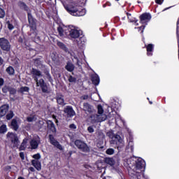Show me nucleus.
<instances>
[{"instance_id":"f257e3e1","label":"nucleus","mask_w":179,"mask_h":179,"mask_svg":"<svg viewBox=\"0 0 179 179\" xmlns=\"http://www.w3.org/2000/svg\"><path fill=\"white\" fill-rule=\"evenodd\" d=\"M127 164L129 166V174L133 179H141V174L143 171V169L146 166L145 160L142 158H138L134 160V158H129L127 161Z\"/></svg>"},{"instance_id":"f03ea898","label":"nucleus","mask_w":179,"mask_h":179,"mask_svg":"<svg viewBox=\"0 0 179 179\" xmlns=\"http://www.w3.org/2000/svg\"><path fill=\"white\" fill-rule=\"evenodd\" d=\"M65 9L72 16H85L86 15V10L81 8L78 3H71L66 6Z\"/></svg>"},{"instance_id":"7ed1b4c3","label":"nucleus","mask_w":179,"mask_h":179,"mask_svg":"<svg viewBox=\"0 0 179 179\" xmlns=\"http://www.w3.org/2000/svg\"><path fill=\"white\" fill-rule=\"evenodd\" d=\"M106 136L112 139L110 141V145H115V148H117L118 150H120V149H122V148L125 146L124 138H121L120 135H114L113 131H108L107 132Z\"/></svg>"},{"instance_id":"20e7f679","label":"nucleus","mask_w":179,"mask_h":179,"mask_svg":"<svg viewBox=\"0 0 179 179\" xmlns=\"http://www.w3.org/2000/svg\"><path fill=\"white\" fill-rule=\"evenodd\" d=\"M107 120L106 115H98L96 113H91L89 117V121L91 124H96L97 122H103Z\"/></svg>"},{"instance_id":"39448f33","label":"nucleus","mask_w":179,"mask_h":179,"mask_svg":"<svg viewBox=\"0 0 179 179\" xmlns=\"http://www.w3.org/2000/svg\"><path fill=\"white\" fill-rule=\"evenodd\" d=\"M150 19H152V15L148 13H143L140 16V22L141 24L144 25L137 28L138 31H141V33H143V30H145V26H146V24L150 22Z\"/></svg>"},{"instance_id":"423d86ee","label":"nucleus","mask_w":179,"mask_h":179,"mask_svg":"<svg viewBox=\"0 0 179 179\" xmlns=\"http://www.w3.org/2000/svg\"><path fill=\"white\" fill-rule=\"evenodd\" d=\"M6 136L7 139H8V141L11 143V145H13V148H17V146H19L20 144V141H19L16 134L8 132L6 134Z\"/></svg>"},{"instance_id":"0eeeda50","label":"nucleus","mask_w":179,"mask_h":179,"mask_svg":"<svg viewBox=\"0 0 179 179\" xmlns=\"http://www.w3.org/2000/svg\"><path fill=\"white\" fill-rule=\"evenodd\" d=\"M0 48H1L3 51L9 52V51H10V43L9 41L5 38H0Z\"/></svg>"},{"instance_id":"6e6552de","label":"nucleus","mask_w":179,"mask_h":179,"mask_svg":"<svg viewBox=\"0 0 179 179\" xmlns=\"http://www.w3.org/2000/svg\"><path fill=\"white\" fill-rule=\"evenodd\" d=\"M74 143L78 149H80L82 152H90V150L87 144L80 140H76Z\"/></svg>"},{"instance_id":"1a4fd4ad","label":"nucleus","mask_w":179,"mask_h":179,"mask_svg":"<svg viewBox=\"0 0 179 179\" xmlns=\"http://www.w3.org/2000/svg\"><path fill=\"white\" fill-rule=\"evenodd\" d=\"M36 83V87H41L43 93H47L48 92V87H47V84L44 81V79L41 78L38 80H34Z\"/></svg>"},{"instance_id":"9d476101","label":"nucleus","mask_w":179,"mask_h":179,"mask_svg":"<svg viewBox=\"0 0 179 179\" xmlns=\"http://www.w3.org/2000/svg\"><path fill=\"white\" fill-rule=\"evenodd\" d=\"M68 31H69V36L71 38H79V36H80L79 30L76 29L73 26H69Z\"/></svg>"},{"instance_id":"9b49d317","label":"nucleus","mask_w":179,"mask_h":179,"mask_svg":"<svg viewBox=\"0 0 179 179\" xmlns=\"http://www.w3.org/2000/svg\"><path fill=\"white\" fill-rule=\"evenodd\" d=\"M49 141L50 143L55 148H57V149H59V150H64V147L54 138V136L52 134L49 135Z\"/></svg>"},{"instance_id":"f8f14e48","label":"nucleus","mask_w":179,"mask_h":179,"mask_svg":"<svg viewBox=\"0 0 179 179\" xmlns=\"http://www.w3.org/2000/svg\"><path fill=\"white\" fill-rule=\"evenodd\" d=\"M83 110L86 114H90V115L96 113V110H94L93 106L90 105L89 103H83Z\"/></svg>"},{"instance_id":"ddd939ff","label":"nucleus","mask_w":179,"mask_h":179,"mask_svg":"<svg viewBox=\"0 0 179 179\" xmlns=\"http://www.w3.org/2000/svg\"><path fill=\"white\" fill-rule=\"evenodd\" d=\"M28 22L31 30L37 29V24L36 22V20L33 18V15H31L30 13H28Z\"/></svg>"},{"instance_id":"4468645a","label":"nucleus","mask_w":179,"mask_h":179,"mask_svg":"<svg viewBox=\"0 0 179 179\" xmlns=\"http://www.w3.org/2000/svg\"><path fill=\"white\" fill-rule=\"evenodd\" d=\"M64 113L66 114L67 117H69L70 118H71V117H74V115H76V113H75L73 108L70 106H67L64 108Z\"/></svg>"},{"instance_id":"2eb2a0df","label":"nucleus","mask_w":179,"mask_h":179,"mask_svg":"<svg viewBox=\"0 0 179 179\" xmlns=\"http://www.w3.org/2000/svg\"><path fill=\"white\" fill-rule=\"evenodd\" d=\"M31 74H32V78H33L34 80H37V79H38V78H41L43 76L41 71H40L36 69H32Z\"/></svg>"},{"instance_id":"dca6fc26","label":"nucleus","mask_w":179,"mask_h":179,"mask_svg":"<svg viewBox=\"0 0 179 179\" xmlns=\"http://www.w3.org/2000/svg\"><path fill=\"white\" fill-rule=\"evenodd\" d=\"M9 110V106L3 105L0 107V118L6 115V113Z\"/></svg>"},{"instance_id":"f3484780","label":"nucleus","mask_w":179,"mask_h":179,"mask_svg":"<svg viewBox=\"0 0 179 179\" xmlns=\"http://www.w3.org/2000/svg\"><path fill=\"white\" fill-rule=\"evenodd\" d=\"M31 34H29L31 38L34 41H37V40H40V36H38V34L37 33V29L33 30L30 29Z\"/></svg>"},{"instance_id":"a211bd4d","label":"nucleus","mask_w":179,"mask_h":179,"mask_svg":"<svg viewBox=\"0 0 179 179\" xmlns=\"http://www.w3.org/2000/svg\"><path fill=\"white\" fill-rule=\"evenodd\" d=\"M38 143H40L39 138H38V139H36V138L32 139L30 141L31 149H37V148H38Z\"/></svg>"},{"instance_id":"6ab92c4d","label":"nucleus","mask_w":179,"mask_h":179,"mask_svg":"<svg viewBox=\"0 0 179 179\" xmlns=\"http://www.w3.org/2000/svg\"><path fill=\"white\" fill-rule=\"evenodd\" d=\"M92 82L93 85H95V86H98L99 83H100V77H99V75L93 74L92 76Z\"/></svg>"},{"instance_id":"aec40b11","label":"nucleus","mask_w":179,"mask_h":179,"mask_svg":"<svg viewBox=\"0 0 179 179\" xmlns=\"http://www.w3.org/2000/svg\"><path fill=\"white\" fill-rule=\"evenodd\" d=\"M31 164L35 167V169L38 171H40L41 170V162L38 160H32L31 161Z\"/></svg>"},{"instance_id":"412c9836","label":"nucleus","mask_w":179,"mask_h":179,"mask_svg":"<svg viewBox=\"0 0 179 179\" xmlns=\"http://www.w3.org/2000/svg\"><path fill=\"white\" fill-rule=\"evenodd\" d=\"M11 129L14 131H17L19 129V123L16 119H13L10 123Z\"/></svg>"},{"instance_id":"4be33fe9","label":"nucleus","mask_w":179,"mask_h":179,"mask_svg":"<svg viewBox=\"0 0 179 179\" xmlns=\"http://www.w3.org/2000/svg\"><path fill=\"white\" fill-rule=\"evenodd\" d=\"M47 124H48V129H50V131H52V132L57 131V129L55 128V124H54V122H52V121L48 120Z\"/></svg>"},{"instance_id":"5701e85b","label":"nucleus","mask_w":179,"mask_h":179,"mask_svg":"<svg viewBox=\"0 0 179 179\" xmlns=\"http://www.w3.org/2000/svg\"><path fill=\"white\" fill-rule=\"evenodd\" d=\"M43 78L44 79H47L49 82H52V77H51V74L50 73V71L45 69L43 71Z\"/></svg>"},{"instance_id":"b1692460","label":"nucleus","mask_w":179,"mask_h":179,"mask_svg":"<svg viewBox=\"0 0 179 179\" xmlns=\"http://www.w3.org/2000/svg\"><path fill=\"white\" fill-rule=\"evenodd\" d=\"M65 69L69 72H73V71L75 69V65H73V64L69 62H67V64L65 66Z\"/></svg>"},{"instance_id":"393cba45","label":"nucleus","mask_w":179,"mask_h":179,"mask_svg":"<svg viewBox=\"0 0 179 179\" xmlns=\"http://www.w3.org/2000/svg\"><path fill=\"white\" fill-rule=\"evenodd\" d=\"M147 48V55H148V57H151V55H152V52H153V44H149L148 45L146 46Z\"/></svg>"},{"instance_id":"a878e982","label":"nucleus","mask_w":179,"mask_h":179,"mask_svg":"<svg viewBox=\"0 0 179 179\" xmlns=\"http://www.w3.org/2000/svg\"><path fill=\"white\" fill-rule=\"evenodd\" d=\"M127 19L129 20V22H130V23H133V22H135L136 23V26H138V23H136V22H138V20H136L135 19V17H132V15L129 13H127Z\"/></svg>"},{"instance_id":"bb28decb","label":"nucleus","mask_w":179,"mask_h":179,"mask_svg":"<svg viewBox=\"0 0 179 179\" xmlns=\"http://www.w3.org/2000/svg\"><path fill=\"white\" fill-rule=\"evenodd\" d=\"M105 163L109 164V166H114V164H115V161L113 158L107 157L105 159Z\"/></svg>"},{"instance_id":"cd10ccee","label":"nucleus","mask_w":179,"mask_h":179,"mask_svg":"<svg viewBox=\"0 0 179 179\" xmlns=\"http://www.w3.org/2000/svg\"><path fill=\"white\" fill-rule=\"evenodd\" d=\"M57 101L60 106H65V101L64 100V96L62 95L57 97Z\"/></svg>"},{"instance_id":"c85d7f7f","label":"nucleus","mask_w":179,"mask_h":179,"mask_svg":"<svg viewBox=\"0 0 179 179\" xmlns=\"http://www.w3.org/2000/svg\"><path fill=\"white\" fill-rule=\"evenodd\" d=\"M8 132V127L6 124H3L0 126V134H6Z\"/></svg>"},{"instance_id":"c756f323","label":"nucleus","mask_w":179,"mask_h":179,"mask_svg":"<svg viewBox=\"0 0 179 179\" xmlns=\"http://www.w3.org/2000/svg\"><path fill=\"white\" fill-rule=\"evenodd\" d=\"M57 45L59 47V48H61L64 51H68V48H66V46L65 45V44H64V43L61 41H57Z\"/></svg>"},{"instance_id":"7c9ffc66","label":"nucleus","mask_w":179,"mask_h":179,"mask_svg":"<svg viewBox=\"0 0 179 179\" xmlns=\"http://www.w3.org/2000/svg\"><path fill=\"white\" fill-rule=\"evenodd\" d=\"M98 115H106V114H104V110L103 109V106L101 105H98Z\"/></svg>"},{"instance_id":"2f4dec72","label":"nucleus","mask_w":179,"mask_h":179,"mask_svg":"<svg viewBox=\"0 0 179 179\" xmlns=\"http://www.w3.org/2000/svg\"><path fill=\"white\" fill-rule=\"evenodd\" d=\"M19 6H20V8H21V9H24V10H27V12H28L29 7L24 2H20Z\"/></svg>"},{"instance_id":"473e14b6","label":"nucleus","mask_w":179,"mask_h":179,"mask_svg":"<svg viewBox=\"0 0 179 179\" xmlns=\"http://www.w3.org/2000/svg\"><path fill=\"white\" fill-rule=\"evenodd\" d=\"M6 72L8 73V75H14L15 74V69L12 66H8L6 69Z\"/></svg>"},{"instance_id":"72a5a7b5","label":"nucleus","mask_w":179,"mask_h":179,"mask_svg":"<svg viewBox=\"0 0 179 179\" xmlns=\"http://www.w3.org/2000/svg\"><path fill=\"white\" fill-rule=\"evenodd\" d=\"M27 143V138H24L20 147V150H24V149H26Z\"/></svg>"},{"instance_id":"f704fd0d","label":"nucleus","mask_w":179,"mask_h":179,"mask_svg":"<svg viewBox=\"0 0 179 179\" xmlns=\"http://www.w3.org/2000/svg\"><path fill=\"white\" fill-rule=\"evenodd\" d=\"M14 116H15V114L13 113V111H10L6 115V120H12V118H13Z\"/></svg>"},{"instance_id":"c9c22d12","label":"nucleus","mask_w":179,"mask_h":179,"mask_svg":"<svg viewBox=\"0 0 179 179\" xmlns=\"http://www.w3.org/2000/svg\"><path fill=\"white\" fill-rule=\"evenodd\" d=\"M30 90V88L29 87H22L20 90V92L21 93H24V92H29Z\"/></svg>"},{"instance_id":"e433bc0d","label":"nucleus","mask_w":179,"mask_h":179,"mask_svg":"<svg viewBox=\"0 0 179 179\" xmlns=\"http://www.w3.org/2000/svg\"><path fill=\"white\" fill-rule=\"evenodd\" d=\"M57 31H58L59 36H61V37H62V36H64V29H62V27H59L57 28Z\"/></svg>"},{"instance_id":"4c0bfd02","label":"nucleus","mask_w":179,"mask_h":179,"mask_svg":"<svg viewBox=\"0 0 179 179\" xmlns=\"http://www.w3.org/2000/svg\"><path fill=\"white\" fill-rule=\"evenodd\" d=\"M7 27L9 30H13L15 29V27L12 24H10V22L8 21L6 22Z\"/></svg>"},{"instance_id":"58836bf2","label":"nucleus","mask_w":179,"mask_h":179,"mask_svg":"<svg viewBox=\"0 0 179 179\" xmlns=\"http://www.w3.org/2000/svg\"><path fill=\"white\" fill-rule=\"evenodd\" d=\"M114 149L113 148H108L106 150V155H114Z\"/></svg>"},{"instance_id":"ea45409f","label":"nucleus","mask_w":179,"mask_h":179,"mask_svg":"<svg viewBox=\"0 0 179 179\" xmlns=\"http://www.w3.org/2000/svg\"><path fill=\"white\" fill-rule=\"evenodd\" d=\"M5 17V10L0 8V19Z\"/></svg>"},{"instance_id":"a19ab883","label":"nucleus","mask_w":179,"mask_h":179,"mask_svg":"<svg viewBox=\"0 0 179 179\" xmlns=\"http://www.w3.org/2000/svg\"><path fill=\"white\" fill-rule=\"evenodd\" d=\"M128 147L130 148L131 152L134 151V141H129Z\"/></svg>"},{"instance_id":"79ce46f5","label":"nucleus","mask_w":179,"mask_h":179,"mask_svg":"<svg viewBox=\"0 0 179 179\" xmlns=\"http://www.w3.org/2000/svg\"><path fill=\"white\" fill-rule=\"evenodd\" d=\"M33 160H40V159H41V156L40 155V154H36L33 155Z\"/></svg>"},{"instance_id":"37998d69","label":"nucleus","mask_w":179,"mask_h":179,"mask_svg":"<svg viewBox=\"0 0 179 179\" xmlns=\"http://www.w3.org/2000/svg\"><path fill=\"white\" fill-rule=\"evenodd\" d=\"M87 131L90 134H93L94 132V128H93V126H90L87 127Z\"/></svg>"},{"instance_id":"c03bdc74","label":"nucleus","mask_w":179,"mask_h":179,"mask_svg":"<svg viewBox=\"0 0 179 179\" xmlns=\"http://www.w3.org/2000/svg\"><path fill=\"white\" fill-rule=\"evenodd\" d=\"M69 81L71 82V83L73 82H76V78H75V77L70 76L69 78Z\"/></svg>"},{"instance_id":"a18cd8bd","label":"nucleus","mask_w":179,"mask_h":179,"mask_svg":"<svg viewBox=\"0 0 179 179\" xmlns=\"http://www.w3.org/2000/svg\"><path fill=\"white\" fill-rule=\"evenodd\" d=\"M2 92L3 93H8L9 92V88L7 86H5L2 88Z\"/></svg>"},{"instance_id":"49530a36","label":"nucleus","mask_w":179,"mask_h":179,"mask_svg":"<svg viewBox=\"0 0 179 179\" xmlns=\"http://www.w3.org/2000/svg\"><path fill=\"white\" fill-rule=\"evenodd\" d=\"M69 129H76V126L75 124H71L69 125Z\"/></svg>"},{"instance_id":"de8ad7c7","label":"nucleus","mask_w":179,"mask_h":179,"mask_svg":"<svg viewBox=\"0 0 179 179\" xmlns=\"http://www.w3.org/2000/svg\"><path fill=\"white\" fill-rule=\"evenodd\" d=\"M27 121H28V122H33V121H34V117H27Z\"/></svg>"},{"instance_id":"09e8293b","label":"nucleus","mask_w":179,"mask_h":179,"mask_svg":"<svg viewBox=\"0 0 179 179\" xmlns=\"http://www.w3.org/2000/svg\"><path fill=\"white\" fill-rule=\"evenodd\" d=\"M10 94H15L16 93V90L15 88H11L10 90Z\"/></svg>"},{"instance_id":"8fccbe9b","label":"nucleus","mask_w":179,"mask_h":179,"mask_svg":"<svg viewBox=\"0 0 179 179\" xmlns=\"http://www.w3.org/2000/svg\"><path fill=\"white\" fill-rule=\"evenodd\" d=\"M5 83V80H3V78H0V86H3Z\"/></svg>"},{"instance_id":"3c124183","label":"nucleus","mask_w":179,"mask_h":179,"mask_svg":"<svg viewBox=\"0 0 179 179\" xmlns=\"http://www.w3.org/2000/svg\"><path fill=\"white\" fill-rule=\"evenodd\" d=\"M164 0H155L156 3H158L159 5H162L163 3V1Z\"/></svg>"},{"instance_id":"603ef678","label":"nucleus","mask_w":179,"mask_h":179,"mask_svg":"<svg viewBox=\"0 0 179 179\" xmlns=\"http://www.w3.org/2000/svg\"><path fill=\"white\" fill-rule=\"evenodd\" d=\"M20 157H21L22 160H24V152H20Z\"/></svg>"},{"instance_id":"864d4df0","label":"nucleus","mask_w":179,"mask_h":179,"mask_svg":"<svg viewBox=\"0 0 179 179\" xmlns=\"http://www.w3.org/2000/svg\"><path fill=\"white\" fill-rule=\"evenodd\" d=\"M81 99L83 100H87V99H89V96L87 95H83V96H81Z\"/></svg>"},{"instance_id":"5fc2aeb1","label":"nucleus","mask_w":179,"mask_h":179,"mask_svg":"<svg viewBox=\"0 0 179 179\" xmlns=\"http://www.w3.org/2000/svg\"><path fill=\"white\" fill-rule=\"evenodd\" d=\"M99 136H100L99 138L101 139H104L106 138V136L103 133H101Z\"/></svg>"},{"instance_id":"6e6d98bb","label":"nucleus","mask_w":179,"mask_h":179,"mask_svg":"<svg viewBox=\"0 0 179 179\" xmlns=\"http://www.w3.org/2000/svg\"><path fill=\"white\" fill-rule=\"evenodd\" d=\"M29 171H31V173H34V171H36V169H34V168H33V167H29Z\"/></svg>"},{"instance_id":"4d7b16f0","label":"nucleus","mask_w":179,"mask_h":179,"mask_svg":"<svg viewBox=\"0 0 179 179\" xmlns=\"http://www.w3.org/2000/svg\"><path fill=\"white\" fill-rule=\"evenodd\" d=\"M38 124L41 125V127H43V125H44V121L40 120V121L38 122Z\"/></svg>"},{"instance_id":"13d9d810","label":"nucleus","mask_w":179,"mask_h":179,"mask_svg":"<svg viewBox=\"0 0 179 179\" xmlns=\"http://www.w3.org/2000/svg\"><path fill=\"white\" fill-rule=\"evenodd\" d=\"M2 64H3V60L2 58H0V66L2 65Z\"/></svg>"},{"instance_id":"bf43d9fd","label":"nucleus","mask_w":179,"mask_h":179,"mask_svg":"<svg viewBox=\"0 0 179 179\" xmlns=\"http://www.w3.org/2000/svg\"><path fill=\"white\" fill-rule=\"evenodd\" d=\"M75 59H77V64H79V59H78V57H74Z\"/></svg>"},{"instance_id":"052dcab7","label":"nucleus","mask_w":179,"mask_h":179,"mask_svg":"<svg viewBox=\"0 0 179 179\" xmlns=\"http://www.w3.org/2000/svg\"><path fill=\"white\" fill-rule=\"evenodd\" d=\"M83 40H85L84 38H80V41H83Z\"/></svg>"},{"instance_id":"680f3d73","label":"nucleus","mask_w":179,"mask_h":179,"mask_svg":"<svg viewBox=\"0 0 179 179\" xmlns=\"http://www.w3.org/2000/svg\"><path fill=\"white\" fill-rule=\"evenodd\" d=\"M17 179H24L23 177H19Z\"/></svg>"},{"instance_id":"e2e57ef3","label":"nucleus","mask_w":179,"mask_h":179,"mask_svg":"<svg viewBox=\"0 0 179 179\" xmlns=\"http://www.w3.org/2000/svg\"><path fill=\"white\" fill-rule=\"evenodd\" d=\"M149 103H150V104H152V103H152V101H149Z\"/></svg>"},{"instance_id":"0e129e2a","label":"nucleus","mask_w":179,"mask_h":179,"mask_svg":"<svg viewBox=\"0 0 179 179\" xmlns=\"http://www.w3.org/2000/svg\"><path fill=\"white\" fill-rule=\"evenodd\" d=\"M122 20H125V17H123Z\"/></svg>"},{"instance_id":"69168bd1","label":"nucleus","mask_w":179,"mask_h":179,"mask_svg":"<svg viewBox=\"0 0 179 179\" xmlns=\"http://www.w3.org/2000/svg\"><path fill=\"white\" fill-rule=\"evenodd\" d=\"M178 48H179V45H178ZM178 51H179V49H178Z\"/></svg>"},{"instance_id":"338daca9","label":"nucleus","mask_w":179,"mask_h":179,"mask_svg":"<svg viewBox=\"0 0 179 179\" xmlns=\"http://www.w3.org/2000/svg\"><path fill=\"white\" fill-rule=\"evenodd\" d=\"M115 1H120V0H115Z\"/></svg>"},{"instance_id":"774afa93","label":"nucleus","mask_w":179,"mask_h":179,"mask_svg":"<svg viewBox=\"0 0 179 179\" xmlns=\"http://www.w3.org/2000/svg\"><path fill=\"white\" fill-rule=\"evenodd\" d=\"M148 100H149V98H148Z\"/></svg>"}]
</instances>
